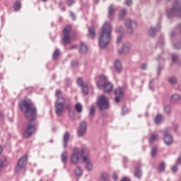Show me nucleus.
<instances>
[{
  "mask_svg": "<svg viewBox=\"0 0 181 181\" xmlns=\"http://www.w3.org/2000/svg\"><path fill=\"white\" fill-rule=\"evenodd\" d=\"M115 94L116 97L115 99V103H119L124 97V88H117L115 91Z\"/></svg>",
  "mask_w": 181,
  "mask_h": 181,
  "instance_id": "nucleus-10",
  "label": "nucleus"
},
{
  "mask_svg": "<svg viewBox=\"0 0 181 181\" xmlns=\"http://www.w3.org/2000/svg\"><path fill=\"white\" fill-rule=\"evenodd\" d=\"M176 81H177V80H176V78H175V77H171L169 78V83L170 84H176Z\"/></svg>",
  "mask_w": 181,
  "mask_h": 181,
  "instance_id": "nucleus-40",
  "label": "nucleus"
},
{
  "mask_svg": "<svg viewBox=\"0 0 181 181\" xmlns=\"http://www.w3.org/2000/svg\"><path fill=\"white\" fill-rule=\"evenodd\" d=\"M77 84H78V86H80L81 87L84 86V82H83V78H78L77 79Z\"/></svg>",
  "mask_w": 181,
  "mask_h": 181,
  "instance_id": "nucleus-34",
  "label": "nucleus"
},
{
  "mask_svg": "<svg viewBox=\"0 0 181 181\" xmlns=\"http://www.w3.org/2000/svg\"><path fill=\"white\" fill-rule=\"evenodd\" d=\"M166 165H165V163H161L160 164V172H165V168Z\"/></svg>",
  "mask_w": 181,
  "mask_h": 181,
  "instance_id": "nucleus-38",
  "label": "nucleus"
},
{
  "mask_svg": "<svg viewBox=\"0 0 181 181\" xmlns=\"http://www.w3.org/2000/svg\"><path fill=\"white\" fill-rule=\"evenodd\" d=\"M108 9H109V18L110 19H112L114 16V13H115L116 9L113 6H110Z\"/></svg>",
  "mask_w": 181,
  "mask_h": 181,
  "instance_id": "nucleus-19",
  "label": "nucleus"
},
{
  "mask_svg": "<svg viewBox=\"0 0 181 181\" xmlns=\"http://www.w3.org/2000/svg\"><path fill=\"white\" fill-rule=\"evenodd\" d=\"M134 176L139 179L141 178V176H142V171H141V168L139 167L136 168Z\"/></svg>",
  "mask_w": 181,
  "mask_h": 181,
  "instance_id": "nucleus-21",
  "label": "nucleus"
},
{
  "mask_svg": "<svg viewBox=\"0 0 181 181\" xmlns=\"http://www.w3.org/2000/svg\"><path fill=\"white\" fill-rule=\"evenodd\" d=\"M71 16H72V18L74 19V14H73L72 13H71Z\"/></svg>",
  "mask_w": 181,
  "mask_h": 181,
  "instance_id": "nucleus-54",
  "label": "nucleus"
},
{
  "mask_svg": "<svg viewBox=\"0 0 181 181\" xmlns=\"http://www.w3.org/2000/svg\"><path fill=\"white\" fill-rule=\"evenodd\" d=\"M125 15H127V10L126 9H123L122 11V13L119 14V18L122 19V18H124V16H125Z\"/></svg>",
  "mask_w": 181,
  "mask_h": 181,
  "instance_id": "nucleus-39",
  "label": "nucleus"
},
{
  "mask_svg": "<svg viewBox=\"0 0 181 181\" xmlns=\"http://www.w3.org/2000/svg\"><path fill=\"white\" fill-rule=\"evenodd\" d=\"M80 153L81 155V151L80 152V150H78V148H75L74 149V153L71 156V163H73L74 165H77V163H78V161L80 160Z\"/></svg>",
  "mask_w": 181,
  "mask_h": 181,
  "instance_id": "nucleus-8",
  "label": "nucleus"
},
{
  "mask_svg": "<svg viewBox=\"0 0 181 181\" xmlns=\"http://www.w3.org/2000/svg\"><path fill=\"white\" fill-rule=\"evenodd\" d=\"M125 4H126V5H127L128 6H131V5H132V0H126Z\"/></svg>",
  "mask_w": 181,
  "mask_h": 181,
  "instance_id": "nucleus-44",
  "label": "nucleus"
},
{
  "mask_svg": "<svg viewBox=\"0 0 181 181\" xmlns=\"http://www.w3.org/2000/svg\"><path fill=\"white\" fill-rule=\"evenodd\" d=\"M75 110L76 112H81L83 111V105L80 103H77L75 105Z\"/></svg>",
  "mask_w": 181,
  "mask_h": 181,
  "instance_id": "nucleus-24",
  "label": "nucleus"
},
{
  "mask_svg": "<svg viewBox=\"0 0 181 181\" xmlns=\"http://www.w3.org/2000/svg\"><path fill=\"white\" fill-rule=\"evenodd\" d=\"M126 26L128 29L129 33H132V28H136V23L132 22L131 20H127L126 21Z\"/></svg>",
  "mask_w": 181,
  "mask_h": 181,
  "instance_id": "nucleus-13",
  "label": "nucleus"
},
{
  "mask_svg": "<svg viewBox=\"0 0 181 181\" xmlns=\"http://www.w3.org/2000/svg\"><path fill=\"white\" fill-rule=\"evenodd\" d=\"M74 47H71V49H73Z\"/></svg>",
  "mask_w": 181,
  "mask_h": 181,
  "instance_id": "nucleus-56",
  "label": "nucleus"
},
{
  "mask_svg": "<svg viewBox=\"0 0 181 181\" xmlns=\"http://www.w3.org/2000/svg\"><path fill=\"white\" fill-rule=\"evenodd\" d=\"M129 51V45H124L122 51L119 50V54H122L124 53H127Z\"/></svg>",
  "mask_w": 181,
  "mask_h": 181,
  "instance_id": "nucleus-23",
  "label": "nucleus"
},
{
  "mask_svg": "<svg viewBox=\"0 0 181 181\" xmlns=\"http://www.w3.org/2000/svg\"><path fill=\"white\" fill-rule=\"evenodd\" d=\"M26 165H28V157L26 156H23L17 163V165L15 169L16 173H19L21 170L25 169V168H26Z\"/></svg>",
  "mask_w": 181,
  "mask_h": 181,
  "instance_id": "nucleus-7",
  "label": "nucleus"
},
{
  "mask_svg": "<svg viewBox=\"0 0 181 181\" xmlns=\"http://www.w3.org/2000/svg\"><path fill=\"white\" fill-rule=\"evenodd\" d=\"M57 100L55 103V112L58 117L63 115V111H64V105L67 102V100L63 97V93L60 90H57L55 93Z\"/></svg>",
  "mask_w": 181,
  "mask_h": 181,
  "instance_id": "nucleus-3",
  "label": "nucleus"
},
{
  "mask_svg": "<svg viewBox=\"0 0 181 181\" xmlns=\"http://www.w3.org/2000/svg\"><path fill=\"white\" fill-rule=\"evenodd\" d=\"M75 175H76V176H81V175H83V170H81L80 167H77L75 170Z\"/></svg>",
  "mask_w": 181,
  "mask_h": 181,
  "instance_id": "nucleus-27",
  "label": "nucleus"
},
{
  "mask_svg": "<svg viewBox=\"0 0 181 181\" xmlns=\"http://www.w3.org/2000/svg\"><path fill=\"white\" fill-rule=\"evenodd\" d=\"M105 81H107V76L105 75H101L99 77V82H98V87L100 88L101 87V83H104Z\"/></svg>",
  "mask_w": 181,
  "mask_h": 181,
  "instance_id": "nucleus-20",
  "label": "nucleus"
},
{
  "mask_svg": "<svg viewBox=\"0 0 181 181\" xmlns=\"http://www.w3.org/2000/svg\"><path fill=\"white\" fill-rule=\"evenodd\" d=\"M156 33V30L155 28H151L149 30L150 36L153 37L155 36V34Z\"/></svg>",
  "mask_w": 181,
  "mask_h": 181,
  "instance_id": "nucleus-37",
  "label": "nucleus"
},
{
  "mask_svg": "<svg viewBox=\"0 0 181 181\" xmlns=\"http://www.w3.org/2000/svg\"><path fill=\"white\" fill-rule=\"evenodd\" d=\"M82 91L84 95H87V94H88V86L83 85V86H82Z\"/></svg>",
  "mask_w": 181,
  "mask_h": 181,
  "instance_id": "nucleus-32",
  "label": "nucleus"
},
{
  "mask_svg": "<svg viewBox=\"0 0 181 181\" xmlns=\"http://www.w3.org/2000/svg\"><path fill=\"white\" fill-rule=\"evenodd\" d=\"M4 119V114H2L1 112H0V121H2Z\"/></svg>",
  "mask_w": 181,
  "mask_h": 181,
  "instance_id": "nucleus-49",
  "label": "nucleus"
},
{
  "mask_svg": "<svg viewBox=\"0 0 181 181\" xmlns=\"http://www.w3.org/2000/svg\"><path fill=\"white\" fill-rule=\"evenodd\" d=\"M180 97L179 95L177 94H175L171 97V101L173 103H175V101H177V100H179Z\"/></svg>",
  "mask_w": 181,
  "mask_h": 181,
  "instance_id": "nucleus-33",
  "label": "nucleus"
},
{
  "mask_svg": "<svg viewBox=\"0 0 181 181\" xmlns=\"http://www.w3.org/2000/svg\"><path fill=\"white\" fill-rule=\"evenodd\" d=\"M89 114L90 117H94V114H95V108L94 107L92 106L90 107Z\"/></svg>",
  "mask_w": 181,
  "mask_h": 181,
  "instance_id": "nucleus-36",
  "label": "nucleus"
},
{
  "mask_svg": "<svg viewBox=\"0 0 181 181\" xmlns=\"http://www.w3.org/2000/svg\"><path fill=\"white\" fill-rule=\"evenodd\" d=\"M172 60H173V63H175V62H176L177 60V55L176 54H173L172 56Z\"/></svg>",
  "mask_w": 181,
  "mask_h": 181,
  "instance_id": "nucleus-43",
  "label": "nucleus"
},
{
  "mask_svg": "<svg viewBox=\"0 0 181 181\" xmlns=\"http://www.w3.org/2000/svg\"><path fill=\"white\" fill-rule=\"evenodd\" d=\"M87 131V123L86 122H82L80 124L79 129L78 130V136L81 137L86 134Z\"/></svg>",
  "mask_w": 181,
  "mask_h": 181,
  "instance_id": "nucleus-11",
  "label": "nucleus"
},
{
  "mask_svg": "<svg viewBox=\"0 0 181 181\" xmlns=\"http://www.w3.org/2000/svg\"><path fill=\"white\" fill-rule=\"evenodd\" d=\"M88 52V48L87 47V45L84 43H81V49L80 52L81 53H87Z\"/></svg>",
  "mask_w": 181,
  "mask_h": 181,
  "instance_id": "nucleus-22",
  "label": "nucleus"
},
{
  "mask_svg": "<svg viewBox=\"0 0 181 181\" xmlns=\"http://www.w3.org/2000/svg\"><path fill=\"white\" fill-rule=\"evenodd\" d=\"M158 153V147H153L151 150V156L152 158H155Z\"/></svg>",
  "mask_w": 181,
  "mask_h": 181,
  "instance_id": "nucleus-30",
  "label": "nucleus"
},
{
  "mask_svg": "<svg viewBox=\"0 0 181 181\" xmlns=\"http://www.w3.org/2000/svg\"><path fill=\"white\" fill-rule=\"evenodd\" d=\"M89 35L90 37H94L95 36V29L94 27L89 28Z\"/></svg>",
  "mask_w": 181,
  "mask_h": 181,
  "instance_id": "nucleus-26",
  "label": "nucleus"
},
{
  "mask_svg": "<svg viewBox=\"0 0 181 181\" xmlns=\"http://www.w3.org/2000/svg\"><path fill=\"white\" fill-rule=\"evenodd\" d=\"M165 111L167 112V114H169V112H170V107H165Z\"/></svg>",
  "mask_w": 181,
  "mask_h": 181,
  "instance_id": "nucleus-45",
  "label": "nucleus"
},
{
  "mask_svg": "<svg viewBox=\"0 0 181 181\" xmlns=\"http://www.w3.org/2000/svg\"><path fill=\"white\" fill-rule=\"evenodd\" d=\"M70 141V134L68 132L64 135V147L67 148V143Z\"/></svg>",
  "mask_w": 181,
  "mask_h": 181,
  "instance_id": "nucleus-18",
  "label": "nucleus"
},
{
  "mask_svg": "<svg viewBox=\"0 0 181 181\" xmlns=\"http://www.w3.org/2000/svg\"><path fill=\"white\" fill-rule=\"evenodd\" d=\"M142 70H146V64H143V66H141Z\"/></svg>",
  "mask_w": 181,
  "mask_h": 181,
  "instance_id": "nucleus-50",
  "label": "nucleus"
},
{
  "mask_svg": "<svg viewBox=\"0 0 181 181\" xmlns=\"http://www.w3.org/2000/svg\"><path fill=\"white\" fill-rule=\"evenodd\" d=\"M103 88L105 93H111L114 89V86L110 82H107L103 85Z\"/></svg>",
  "mask_w": 181,
  "mask_h": 181,
  "instance_id": "nucleus-14",
  "label": "nucleus"
},
{
  "mask_svg": "<svg viewBox=\"0 0 181 181\" xmlns=\"http://www.w3.org/2000/svg\"><path fill=\"white\" fill-rule=\"evenodd\" d=\"M42 2H47V0H42Z\"/></svg>",
  "mask_w": 181,
  "mask_h": 181,
  "instance_id": "nucleus-55",
  "label": "nucleus"
},
{
  "mask_svg": "<svg viewBox=\"0 0 181 181\" xmlns=\"http://www.w3.org/2000/svg\"><path fill=\"white\" fill-rule=\"evenodd\" d=\"M59 56H60V50L56 49L53 54V59L56 60Z\"/></svg>",
  "mask_w": 181,
  "mask_h": 181,
  "instance_id": "nucleus-31",
  "label": "nucleus"
},
{
  "mask_svg": "<svg viewBox=\"0 0 181 181\" xmlns=\"http://www.w3.org/2000/svg\"><path fill=\"white\" fill-rule=\"evenodd\" d=\"M8 160L6 158L4 157L0 160V170H2L3 168H6L8 166Z\"/></svg>",
  "mask_w": 181,
  "mask_h": 181,
  "instance_id": "nucleus-15",
  "label": "nucleus"
},
{
  "mask_svg": "<svg viewBox=\"0 0 181 181\" xmlns=\"http://www.w3.org/2000/svg\"><path fill=\"white\" fill-rule=\"evenodd\" d=\"M157 140H158V132H153L149 137L148 142H150V144H152Z\"/></svg>",
  "mask_w": 181,
  "mask_h": 181,
  "instance_id": "nucleus-16",
  "label": "nucleus"
},
{
  "mask_svg": "<svg viewBox=\"0 0 181 181\" xmlns=\"http://www.w3.org/2000/svg\"><path fill=\"white\" fill-rule=\"evenodd\" d=\"M2 151H3L2 146H0V155L2 153Z\"/></svg>",
  "mask_w": 181,
  "mask_h": 181,
  "instance_id": "nucleus-53",
  "label": "nucleus"
},
{
  "mask_svg": "<svg viewBox=\"0 0 181 181\" xmlns=\"http://www.w3.org/2000/svg\"><path fill=\"white\" fill-rule=\"evenodd\" d=\"M88 155H90L88 149L83 148L81 150L82 159L83 162L86 163V169L88 170H93V164L90 163V157H88Z\"/></svg>",
  "mask_w": 181,
  "mask_h": 181,
  "instance_id": "nucleus-4",
  "label": "nucleus"
},
{
  "mask_svg": "<svg viewBox=\"0 0 181 181\" xmlns=\"http://www.w3.org/2000/svg\"><path fill=\"white\" fill-rule=\"evenodd\" d=\"M112 178L114 179V180H117V179H118V175H117L116 173L112 175Z\"/></svg>",
  "mask_w": 181,
  "mask_h": 181,
  "instance_id": "nucleus-48",
  "label": "nucleus"
},
{
  "mask_svg": "<svg viewBox=\"0 0 181 181\" xmlns=\"http://www.w3.org/2000/svg\"><path fill=\"white\" fill-rule=\"evenodd\" d=\"M170 13L176 15L181 18V7L179 6V2H174V6L171 11L168 13V16H170Z\"/></svg>",
  "mask_w": 181,
  "mask_h": 181,
  "instance_id": "nucleus-9",
  "label": "nucleus"
},
{
  "mask_svg": "<svg viewBox=\"0 0 181 181\" xmlns=\"http://www.w3.org/2000/svg\"><path fill=\"white\" fill-rule=\"evenodd\" d=\"M71 32V25H66L63 30L64 36L62 37V40L65 45H69L71 43L73 37L70 36V33Z\"/></svg>",
  "mask_w": 181,
  "mask_h": 181,
  "instance_id": "nucleus-5",
  "label": "nucleus"
},
{
  "mask_svg": "<svg viewBox=\"0 0 181 181\" xmlns=\"http://www.w3.org/2000/svg\"><path fill=\"white\" fill-rule=\"evenodd\" d=\"M162 115H158L155 118L156 124H160V122H162Z\"/></svg>",
  "mask_w": 181,
  "mask_h": 181,
  "instance_id": "nucleus-29",
  "label": "nucleus"
},
{
  "mask_svg": "<svg viewBox=\"0 0 181 181\" xmlns=\"http://www.w3.org/2000/svg\"><path fill=\"white\" fill-rule=\"evenodd\" d=\"M178 164L181 165V156L177 160Z\"/></svg>",
  "mask_w": 181,
  "mask_h": 181,
  "instance_id": "nucleus-52",
  "label": "nucleus"
},
{
  "mask_svg": "<svg viewBox=\"0 0 181 181\" xmlns=\"http://www.w3.org/2000/svg\"><path fill=\"white\" fill-rule=\"evenodd\" d=\"M66 3L68 6H71L74 4V0H67Z\"/></svg>",
  "mask_w": 181,
  "mask_h": 181,
  "instance_id": "nucleus-41",
  "label": "nucleus"
},
{
  "mask_svg": "<svg viewBox=\"0 0 181 181\" xmlns=\"http://www.w3.org/2000/svg\"><path fill=\"white\" fill-rule=\"evenodd\" d=\"M69 156V154L67 153V152L64 151V153H62V156H61V159H62V161L64 163H66V162H67V158Z\"/></svg>",
  "mask_w": 181,
  "mask_h": 181,
  "instance_id": "nucleus-25",
  "label": "nucleus"
},
{
  "mask_svg": "<svg viewBox=\"0 0 181 181\" xmlns=\"http://www.w3.org/2000/svg\"><path fill=\"white\" fill-rule=\"evenodd\" d=\"M69 117L71 118V119H74V117H76V115L74 114V111L69 112Z\"/></svg>",
  "mask_w": 181,
  "mask_h": 181,
  "instance_id": "nucleus-42",
  "label": "nucleus"
},
{
  "mask_svg": "<svg viewBox=\"0 0 181 181\" xmlns=\"http://www.w3.org/2000/svg\"><path fill=\"white\" fill-rule=\"evenodd\" d=\"M19 107L21 111L25 114L26 118L30 119V121L27 123L24 129L23 137L30 138V136L37 131V122L34 119L37 114L36 107L30 100H25L20 102Z\"/></svg>",
  "mask_w": 181,
  "mask_h": 181,
  "instance_id": "nucleus-1",
  "label": "nucleus"
},
{
  "mask_svg": "<svg viewBox=\"0 0 181 181\" xmlns=\"http://www.w3.org/2000/svg\"><path fill=\"white\" fill-rule=\"evenodd\" d=\"M101 179H103V180H108V173H103L101 175Z\"/></svg>",
  "mask_w": 181,
  "mask_h": 181,
  "instance_id": "nucleus-35",
  "label": "nucleus"
},
{
  "mask_svg": "<svg viewBox=\"0 0 181 181\" xmlns=\"http://www.w3.org/2000/svg\"><path fill=\"white\" fill-rule=\"evenodd\" d=\"M111 25L108 23H105L102 26V31L99 37V46L107 47L111 40Z\"/></svg>",
  "mask_w": 181,
  "mask_h": 181,
  "instance_id": "nucleus-2",
  "label": "nucleus"
},
{
  "mask_svg": "<svg viewBox=\"0 0 181 181\" xmlns=\"http://www.w3.org/2000/svg\"><path fill=\"white\" fill-rule=\"evenodd\" d=\"M164 134V142L166 145H171L173 142V138L171 137L170 135L168 134V132L166 130L163 131Z\"/></svg>",
  "mask_w": 181,
  "mask_h": 181,
  "instance_id": "nucleus-12",
  "label": "nucleus"
},
{
  "mask_svg": "<svg viewBox=\"0 0 181 181\" xmlns=\"http://www.w3.org/2000/svg\"><path fill=\"white\" fill-rule=\"evenodd\" d=\"M78 63L77 62H76V61H73L72 62H71V66H73V67H75V66H78Z\"/></svg>",
  "mask_w": 181,
  "mask_h": 181,
  "instance_id": "nucleus-47",
  "label": "nucleus"
},
{
  "mask_svg": "<svg viewBox=\"0 0 181 181\" xmlns=\"http://www.w3.org/2000/svg\"><path fill=\"white\" fill-rule=\"evenodd\" d=\"M172 171L174 173L177 172V165H174L172 167Z\"/></svg>",
  "mask_w": 181,
  "mask_h": 181,
  "instance_id": "nucleus-46",
  "label": "nucleus"
},
{
  "mask_svg": "<svg viewBox=\"0 0 181 181\" xmlns=\"http://www.w3.org/2000/svg\"><path fill=\"white\" fill-rule=\"evenodd\" d=\"M21 1H17L13 5V8L15 11H19V9H21Z\"/></svg>",
  "mask_w": 181,
  "mask_h": 181,
  "instance_id": "nucleus-28",
  "label": "nucleus"
},
{
  "mask_svg": "<svg viewBox=\"0 0 181 181\" xmlns=\"http://www.w3.org/2000/svg\"><path fill=\"white\" fill-rule=\"evenodd\" d=\"M122 40V37H119L117 38V43H119Z\"/></svg>",
  "mask_w": 181,
  "mask_h": 181,
  "instance_id": "nucleus-51",
  "label": "nucleus"
},
{
  "mask_svg": "<svg viewBox=\"0 0 181 181\" xmlns=\"http://www.w3.org/2000/svg\"><path fill=\"white\" fill-rule=\"evenodd\" d=\"M115 70L118 71V73L122 71V65L121 64V62H119V60H116L115 62Z\"/></svg>",
  "mask_w": 181,
  "mask_h": 181,
  "instance_id": "nucleus-17",
  "label": "nucleus"
},
{
  "mask_svg": "<svg viewBox=\"0 0 181 181\" xmlns=\"http://www.w3.org/2000/svg\"><path fill=\"white\" fill-rule=\"evenodd\" d=\"M97 105L100 110H107L110 107V102L108 98L104 95H100L97 100Z\"/></svg>",
  "mask_w": 181,
  "mask_h": 181,
  "instance_id": "nucleus-6",
  "label": "nucleus"
}]
</instances>
